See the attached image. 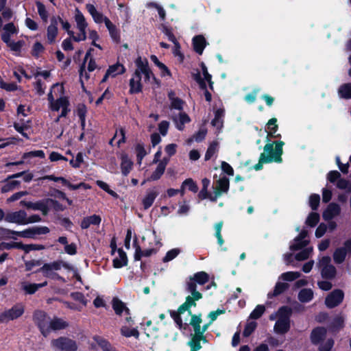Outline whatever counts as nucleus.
<instances>
[{
  "mask_svg": "<svg viewBox=\"0 0 351 351\" xmlns=\"http://www.w3.org/2000/svg\"><path fill=\"white\" fill-rule=\"evenodd\" d=\"M285 143L282 141H274L271 143H267L264 146V152L261 153L259 157V160L256 164L253 169L256 171H260L263 167V164L271 163L276 162L278 163L282 162V155L283 154V145Z\"/></svg>",
  "mask_w": 351,
  "mask_h": 351,
  "instance_id": "obj_1",
  "label": "nucleus"
},
{
  "mask_svg": "<svg viewBox=\"0 0 351 351\" xmlns=\"http://www.w3.org/2000/svg\"><path fill=\"white\" fill-rule=\"evenodd\" d=\"M209 280V275L205 271H199L189 278V281L186 282V290L191 293V295L186 298H192L193 302H196L203 298L202 293L197 291V284L204 285Z\"/></svg>",
  "mask_w": 351,
  "mask_h": 351,
  "instance_id": "obj_2",
  "label": "nucleus"
},
{
  "mask_svg": "<svg viewBox=\"0 0 351 351\" xmlns=\"http://www.w3.org/2000/svg\"><path fill=\"white\" fill-rule=\"evenodd\" d=\"M196 306L197 303L193 302L192 298H186L185 302L178 307L177 311L168 310V313L178 329L180 330H188L189 329V324L183 322L181 315L185 312L191 314V307H195Z\"/></svg>",
  "mask_w": 351,
  "mask_h": 351,
  "instance_id": "obj_3",
  "label": "nucleus"
},
{
  "mask_svg": "<svg viewBox=\"0 0 351 351\" xmlns=\"http://www.w3.org/2000/svg\"><path fill=\"white\" fill-rule=\"evenodd\" d=\"M49 319L50 317L44 311L36 310L33 313V321L44 337H47L49 335L48 328Z\"/></svg>",
  "mask_w": 351,
  "mask_h": 351,
  "instance_id": "obj_4",
  "label": "nucleus"
},
{
  "mask_svg": "<svg viewBox=\"0 0 351 351\" xmlns=\"http://www.w3.org/2000/svg\"><path fill=\"white\" fill-rule=\"evenodd\" d=\"M51 347L58 351H77V345L75 340L67 337H60L52 339L51 341Z\"/></svg>",
  "mask_w": 351,
  "mask_h": 351,
  "instance_id": "obj_5",
  "label": "nucleus"
},
{
  "mask_svg": "<svg viewBox=\"0 0 351 351\" xmlns=\"http://www.w3.org/2000/svg\"><path fill=\"white\" fill-rule=\"evenodd\" d=\"M25 312V307L21 303L14 304L11 308L0 313V323L8 322L21 317Z\"/></svg>",
  "mask_w": 351,
  "mask_h": 351,
  "instance_id": "obj_6",
  "label": "nucleus"
},
{
  "mask_svg": "<svg viewBox=\"0 0 351 351\" xmlns=\"http://www.w3.org/2000/svg\"><path fill=\"white\" fill-rule=\"evenodd\" d=\"M344 292L339 289L332 291L325 298V304L328 308L338 306L343 300Z\"/></svg>",
  "mask_w": 351,
  "mask_h": 351,
  "instance_id": "obj_7",
  "label": "nucleus"
},
{
  "mask_svg": "<svg viewBox=\"0 0 351 351\" xmlns=\"http://www.w3.org/2000/svg\"><path fill=\"white\" fill-rule=\"evenodd\" d=\"M76 12L77 13L75 16V20L79 31L82 34V37L73 36V40L75 42H80L86 39V29L87 28L88 23H86L83 14L79 10L78 8H76Z\"/></svg>",
  "mask_w": 351,
  "mask_h": 351,
  "instance_id": "obj_8",
  "label": "nucleus"
},
{
  "mask_svg": "<svg viewBox=\"0 0 351 351\" xmlns=\"http://www.w3.org/2000/svg\"><path fill=\"white\" fill-rule=\"evenodd\" d=\"M24 173H25V171H22V172H19V173H14L13 175L9 176L4 180L5 184L1 188V192L2 193H8V192L13 191L16 188L19 187L20 185H21V182L20 181H19V180H11V181H9V180L20 178L22 176H23Z\"/></svg>",
  "mask_w": 351,
  "mask_h": 351,
  "instance_id": "obj_9",
  "label": "nucleus"
},
{
  "mask_svg": "<svg viewBox=\"0 0 351 351\" xmlns=\"http://www.w3.org/2000/svg\"><path fill=\"white\" fill-rule=\"evenodd\" d=\"M20 204L29 209L40 210L44 215H47L49 211L48 202H47L46 199L40 200L34 203L32 202L22 200L21 201Z\"/></svg>",
  "mask_w": 351,
  "mask_h": 351,
  "instance_id": "obj_10",
  "label": "nucleus"
},
{
  "mask_svg": "<svg viewBox=\"0 0 351 351\" xmlns=\"http://www.w3.org/2000/svg\"><path fill=\"white\" fill-rule=\"evenodd\" d=\"M142 72L135 70L133 77L130 80V93L137 94L142 92L143 85L141 84Z\"/></svg>",
  "mask_w": 351,
  "mask_h": 351,
  "instance_id": "obj_11",
  "label": "nucleus"
},
{
  "mask_svg": "<svg viewBox=\"0 0 351 351\" xmlns=\"http://www.w3.org/2000/svg\"><path fill=\"white\" fill-rule=\"evenodd\" d=\"M308 234L307 230H302L300 234L294 239L295 243L290 245V250L297 251L306 246L309 241L304 240V239L308 236Z\"/></svg>",
  "mask_w": 351,
  "mask_h": 351,
  "instance_id": "obj_12",
  "label": "nucleus"
},
{
  "mask_svg": "<svg viewBox=\"0 0 351 351\" xmlns=\"http://www.w3.org/2000/svg\"><path fill=\"white\" fill-rule=\"evenodd\" d=\"M50 231L47 226H34L23 230V238L36 239V235L46 234Z\"/></svg>",
  "mask_w": 351,
  "mask_h": 351,
  "instance_id": "obj_13",
  "label": "nucleus"
},
{
  "mask_svg": "<svg viewBox=\"0 0 351 351\" xmlns=\"http://www.w3.org/2000/svg\"><path fill=\"white\" fill-rule=\"evenodd\" d=\"M326 329L323 326H317L313 328L311 332L310 339L313 345L320 344L326 336Z\"/></svg>",
  "mask_w": 351,
  "mask_h": 351,
  "instance_id": "obj_14",
  "label": "nucleus"
},
{
  "mask_svg": "<svg viewBox=\"0 0 351 351\" xmlns=\"http://www.w3.org/2000/svg\"><path fill=\"white\" fill-rule=\"evenodd\" d=\"M134 247L135 248V252H134V260L135 261H140L142 257H149L153 254H156L157 250L154 248H150V249H146L144 250H142L140 245L138 244L137 237L135 236L134 242H133Z\"/></svg>",
  "mask_w": 351,
  "mask_h": 351,
  "instance_id": "obj_15",
  "label": "nucleus"
},
{
  "mask_svg": "<svg viewBox=\"0 0 351 351\" xmlns=\"http://www.w3.org/2000/svg\"><path fill=\"white\" fill-rule=\"evenodd\" d=\"M26 216V212L23 210H21L19 211L7 214L5 217V221L9 223H15L20 225H25V219Z\"/></svg>",
  "mask_w": 351,
  "mask_h": 351,
  "instance_id": "obj_16",
  "label": "nucleus"
},
{
  "mask_svg": "<svg viewBox=\"0 0 351 351\" xmlns=\"http://www.w3.org/2000/svg\"><path fill=\"white\" fill-rule=\"evenodd\" d=\"M34 157L44 158L45 157V152H43V150H41V149L25 152L23 154V155L22 156L23 160L16 161V162H9L5 164V167L17 166V165H23L24 163L23 160L29 158H34Z\"/></svg>",
  "mask_w": 351,
  "mask_h": 351,
  "instance_id": "obj_17",
  "label": "nucleus"
},
{
  "mask_svg": "<svg viewBox=\"0 0 351 351\" xmlns=\"http://www.w3.org/2000/svg\"><path fill=\"white\" fill-rule=\"evenodd\" d=\"M341 208L339 204L336 203H330L322 213V217L325 221H330L335 216L339 215Z\"/></svg>",
  "mask_w": 351,
  "mask_h": 351,
  "instance_id": "obj_18",
  "label": "nucleus"
},
{
  "mask_svg": "<svg viewBox=\"0 0 351 351\" xmlns=\"http://www.w3.org/2000/svg\"><path fill=\"white\" fill-rule=\"evenodd\" d=\"M105 25L109 31V34L112 40L116 43H119L121 42L119 29L110 21L108 18H106Z\"/></svg>",
  "mask_w": 351,
  "mask_h": 351,
  "instance_id": "obj_19",
  "label": "nucleus"
},
{
  "mask_svg": "<svg viewBox=\"0 0 351 351\" xmlns=\"http://www.w3.org/2000/svg\"><path fill=\"white\" fill-rule=\"evenodd\" d=\"M62 260L55 261L51 263H45L36 271V273H42L43 276H47V271H58L61 269Z\"/></svg>",
  "mask_w": 351,
  "mask_h": 351,
  "instance_id": "obj_20",
  "label": "nucleus"
},
{
  "mask_svg": "<svg viewBox=\"0 0 351 351\" xmlns=\"http://www.w3.org/2000/svg\"><path fill=\"white\" fill-rule=\"evenodd\" d=\"M121 171L123 176H127L133 168L134 162L127 154L121 156Z\"/></svg>",
  "mask_w": 351,
  "mask_h": 351,
  "instance_id": "obj_21",
  "label": "nucleus"
},
{
  "mask_svg": "<svg viewBox=\"0 0 351 351\" xmlns=\"http://www.w3.org/2000/svg\"><path fill=\"white\" fill-rule=\"evenodd\" d=\"M69 326V323L62 318L54 317L49 321L48 328L49 333L51 330L56 331L66 328Z\"/></svg>",
  "mask_w": 351,
  "mask_h": 351,
  "instance_id": "obj_22",
  "label": "nucleus"
},
{
  "mask_svg": "<svg viewBox=\"0 0 351 351\" xmlns=\"http://www.w3.org/2000/svg\"><path fill=\"white\" fill-rule=\"evenodd\" d=\"M192 44L193 50L199 55H202L206 45V40L204 36L197 35L193 38Z\"/></svg>",
  "mask_w": 351,
  "mask_h": 351,
  "instance_id": "obj_23",
  "label": "nucleus"
},
{
  "mask_svg": "<svg viewBox=\"0 0 351 351\" xmlns=\"http://www.w3.org/2000/svg\"><path fill=\"white\" fill-rule=\"evenodd\" d=\"M101 221V218L98 215H93L84 217L81 221L80 227L82 229H88L90 225L99 226Z\"/></svg>",
  "mask_w": 351,
  "mask_h": 351,
  "instance_id": "obj_24",
  "label": "nucleus"
},
{
  "mask_svg": "<svg viewBox=\"0 0 351 351\" xmlns=\"http://www.w3.org/2000/svg\"><path fill=\"white\" fill-rule=\"evenodd\" d=\"M189 315L191 316V319L189 323H187V324H189V326H192L194 331L193 335H197L200 333L201 324L202 322V314H193L191 313V314H189Z\"/></svg>",
  "mask_w": 351,
  "mask_h": 351,
  "instance_id": "obj_25",
  "label": "nucleus"
},
{
  "mask_svg": "<svg viewBox=\"0 0 351 351\" xmlns=\"http://www.w3.org/2000/svg\"><path fill=\"white\" fill-rule=\"evenodd\" d=\"M47 285V281L42 283H22V289L26 294H34L40 288H43Z\"/></svg>",
  "mask_w": 351,
  "mask_h": 351,
  "instance_id": "obj_26",
  "label": "nucleus"
},
{
  "mask_svg": "<svg viewBox=\"0 0 351 351\" xmlns=\"http://www.w3.org/2000/svg\"><path fill=\"white\" fill-rule=\"evenodd\" d=\"M119 258H115L113 259L112 265L114 268L119 269L124 266H126L128 263V256L126 253L122 248L117 250Z\"/></svg>",
  "mask_w": 351,
  "mask_h": 351,
  "instance_id": "obj_27",
  "label": "nucleus"
},
{
  "mask_svg": "<svg viewBox=\"0 0 351 351\" xmlns=\"http://www.w3.org/2000/svg\"><path fill=\"white\" fill-rule=\"evenodd\" d=\"M86 8L96 23H105L106 18L107 17L104 16L102 13L98 12L94 5L88 3L86 5Z\"/></svg>",
  "mask_w": 351,
  "mask_h": 351,
  "instance_id": "obj_28",
  "label": "nucleus"
},
{
  "mask_svg": "<svg viewBox=\"0 0 351 351\" xmlns=\"http://www.w3.org/2000/svg\"><path fill=\"white\" fill-rule=\"evenodd\" d=\"M344 327V319L343 317L335 316L328 325V330L332 332H337Z\"/></svg>",
  "mask_w": 351,
  "mask_h": 351,
  "instance_id": "obj_29",
  "label": "nucleus"
},
{
  "mask_svg": "<svg viewBox=\"0 0 351 351\" xmlns=\"http://www.w3.org/2000/svg\"><path fill=\"white\" fill-rule=\"evenodd\" d=\"M230 187V181L226 176L220 178L217 182L215 191L217 195H221L223 193H227Z\"/></svg>",
  "mask_w": 351,
  "mask_h": 351,
  "instance_id": "obj_30",
  "label": "nucleus"
},
{
  "mask_svg": "<svg viewBox=\"0 0 351 351\" xmlns=\"http://www.w3.org/2000/svg\"><path fill=\"white\" fill-rule=\"evenodd\" d=\"M290 322L278 319L274 325V331L277 334L284 335L290 330Z\"/></svg>",
  "mask_w": 351,
  "mask_h": 351,
  "instance_id": "obj_31",
  "label": "nucleus"
},
{
  "mask_svg": "<svg viewBox=\"0 0 351 351\" xmlns=\"http://www.w3.org/2000/svg\"><path fill=\"white\" fill-rule=\"evenodd\" d=\"M293 311L290 306H282L280 307L277 311V315L278 319H282L287 322H291V317L292 315Z\"/></svg>",
  "mask_w": 351,
  "mask_h": 351,
  "instance_id": "obj_32",
  "label": "nucleus"
},
{
  "mask_svg": "<svg viewBox=\"0 0 351 351\" xmlns=\"http://www.w3.org/2000/svg\"><path fill=\"white\" fill-rule=\"evenodd\" d=\"M289 287V285L287 282H276L274 291L268 293L267 296L269 298H272L274 297H276L282 293H283L286 290H287Z\"/></svg>",
  "mask_w": 351,
  "mask_h": 351,
  "instance_id": "obj_33",
  "label": "nucleus"
},
{
  "mask_svg": "<svg viewBox=\"0 0 351 351\" xmlns=\"http://www.w3.org/2000/svg\"><path fill=\"white\" fill-rule=\"evenodd\" d=\"M158 195V193L156 191H149L142 200L143 208L145 210L149 208L152 206L155 199Z\"/></svg>",
  "mask_w": 351,
  "mask_h": 351,
  "instance_id": "obj_34",
  "label": "nucleus"
},
{
  "mask_svg": "<svg viewBox=\"0 0 351 351\" xmlns=\"http://www.w3.org/2000/svg\"><path fill=\"white\" fill-rule=\"evenodd\" d=\"M112 307L117 315L121 316L127 307L125 303L115 297L112 300Z\"/></svg>",
  "mask_w": 351,
  "mask_h": 351,
  "instance_id": "obj_35",
  "label": "nucleus"
},
{
  "mask_svg": "<svg viewBox=\"0 0 351 351\" xmlns=\"http://www.w3.org/2000/svg\"><path fill=\"white\" fill-rule=\"evenodd\" d=\"M337 269L332 265L330 266L323 267L321 270L322 277L326 280H332L335 278Z\"/></svg>",
  "mask_w": 351,
  "mask_h": 351,
  "instance_id": "obj_36",
  "label": "nucleus"
},
{
  "mask_svg": "<svg viewBox=\"0 0 351 351\" xmlns=\"http://www.w3.org/2000/svg\"><path fill=\"white\" fill-rule=\"evenodd\" d=\"M151 60L154 62V64L157 66L161 71V76L165 77L166 75H168L169 77L171 76V73L170 70L168 69V67L163 64L162 62H160L158 58L155 55H152L150 56Z\"/></svg>",
  "mask_w": 351,
  "mask_h": 351,
  "instance_id": "obj_37",
  "label": "nucleus"
},
{
  "mask_svg": "<svg viewBox=\"0 0 351 351\" xmlns=\"http://www.w3.org/2000/svg\"><path fill=\"white\" fill-rule=\"evenodd\" d=\"M107 71L110 74V76L114 77L117 75L123 74L125 72V68L123 64L117 62L114 64L109 66Z\"/></svg>",
  "mask_w": 351,
  "mask_h": 351,
  "instance_id": "obj_38",
  "label": "nucleus"
},
{
  "mask_svg": "<svg viewBox=\"0 0 351 351\" xmlns=\"http://www.w3.org/2000/svg\"><path fill=\"white\" fill-rule=\"evenodd\" d=\"M298 300L302 303H306L313 298V291L311 289H302L298 293Z\"/></svg>",
  "mask_w": 351,
  "mask_h": 351,
  "instance_id": "obj_39",
  "label": "nucleus"
},
{
  "mask_svg": "<svg viewBox=\"0 0 351 351\" xmlns=\"http://www.w3.org/2000/svg\"><path fill=\"white\" fill-rule=\"evenodd\" d=\"M346 252L344 248L341 247H337L333 253V260L337 264H341L346 260L347 256Z\"/></svg>",
  "mask_w": 351,
  "mask_h": 351,
  "instance_id": "obj_40",
  "label": "nucleus"
},
{
  "mask_svg": "<svg viewBox=\"0 0 351 351\" xmlns=\"http://www.w3.org/2000/svg\"><path fill=\"white\" fill-rule=\"evenodd\" d=\"M338 93L343 99H351V83H346L341 85L339 88Z\"/></svg>",
  "mask_w": 351,
  "mask_h": 351,
  "instance_id": "obj_41",
  "label": "nucleus"
},
{
  "mask_svg": "<svg viewBox=\"0 0 351 351\" xmlns=\"http://www.w3.org/2000/svg\"><path fill=\"white\" fill-rule=\"evenodd\" d=\"M120 331L121 335L125 337H134L136 339H138L140 335L139 331L135 328H130L128 326H122Z\"/></svg>",
  "mask_w": 351,
  "mask_h": 351,
  "instance_id": "obj_42",
  "label": "nucleus"
},
{
  "mask_svg": "<svg viewBox=\"0 0 351 351\" xmlns=\"http://www.w3.org/2000/svg\"><path fill=\"white\" fill-rule=\"evenodd\" d=\"M218 143L216 141H213L208 145L205 154L204 160L208 161L218 152Z\"/></svg>",
  "mask_w": 351,
  "mask_h": 351,
  "instance_id": "obj_43",
  "label": "nucleus"
},
{
  "mask_svg": "<svg viewBox=\"0 0 351 351\" xmlns=\"http://www.w3.org/2000/svg\"><path fill=\"white\" fill-rule=\"evenodd\" d=\"M69 101V99L66 97H60L51 104V110L52 111H58L60 108L67 105Z\"/></svg>",
  "mask_w": 351,
  "mask_h": 351,
  "instance_id": "obj_44",
  "label": "nucleus"
},
{
  "mask_svg": "<svg viewBox=\"0 0 351 351\" xmlns=\"http://www.w3.org/2000/svg\"><path fill=\"white\" fill-rule=\"evenodd\" d=\"M320 219L319 214L315 212H311L308 215L305 223L311 227L313 228L317 226V224L319 223Z\"/></svg>",
  "mask_w": 351,
  "mask_h": 351,
  "instance_id": "obj_45",
  "label": "nucleus"
},
{
  "mask_svg": "<svg viewBox=\"0 0 351 351\" xmlns=\"http://www.w3.org/2000/svg\"><path fill=\"white\" fill-rule=\"evenodd\" d=\"M267 126L269 130L267 132V137L269 136H274V134L276 133L278 129V125L277 124V119L274 117L270 119L267 123ZM267 141H269L268 138Z\"/></svg>",
  "mask_w": 351,
  "mask_h": 351,
  "instance_id": "obj_46",
  "label": "nucleus"
},
{
  "mask_svg": "<svg viewBox=\"0 0 351 351\" xmlns=\"http://www.w3.org/2000/svg\"><path fill=\"white\" fill-rule=\"evenodd\" d=\"M94 340L97 342L98 346L103 350V351H111V344L106 339L101 337L96 336L94 337Z\"/></svg>",
  "mask_w": 351,
  "mask_h": 351,
  "instance_id": "obj_47",
  "label": "nucleus"
},
{
  "mask_svg": "<svg viewBox=\"0 0 351 351\" xmlns=\"http://www.w3.org/2000/svg\"><path fill=\"white\" fill-rule=\"evenodd\" d=\"M191 339L188 342V345L191 348V351H198L202 348L201 342L199 341V337H196L195 335L191 334Z\"/></svg>",
  "mask_w": 351,
  "mask_h": 351,
  "instance_id": "obj_48",
  "label": "nucleus"
},
{
  "mask_svg": "<svg viewBox=\"0 0 351 351\" xmlns=\"http://www.w3.org/2000/svg\"><path fill=\"white\" fill-rule=\"evenodd\" d=\"M36 5L37 7L38 13L43 22L46 23L48 20V12L46 10L45 5L40 1H36Z\"/></svg>",
  "mask_w": 351,
  "mask_h": 351,
  "instance_id": "obj_49",
  "label": "nucleus"
},
{
  "mask_svg": "<svg viewBox=\"0 0 351 351\" xmlns=\"http://www.w3.org/2000/svg\"><path fill=\"white\" fill-rule=\"evenodd\" d=\"M135 64L137 67L136 70L142 73L149 69L147 60L146 58L143 60L141 56L136 59Z\"/></svg>",
  "mask_w": 351,
  "mask_h": 351,
  "instance_id": "obj_50",
  "label": "nucleus"
},
{
  "mask_svg": "<svg viewBox=\"0 0 351 351\" xmlns=\"http://www.w3.org/2000/svg\"><path fill=\"white\" fill-rule=\"evenodd\" d=\"M160 29L167 36L168 40L172 43L176 42V38L173 33L171 27H168L165 24H161Z\"/></svg>",
  "mask_w": 351,
  "mask_h": 351,
  "instance_id": "obj_51",
  "label": "nucleus"
},
{
  "mask_svg": "<svg viewBox=\"0 0 351 351\" xmlns=\"http://www.w3.org/2000/svg\"><path fill=\"white\" fill-rule=\"evenodd\" d=\"M265 307L264 305L258 304L255 308L252 311L250 315V317L253 319H259L265 313Z\"/></svg>",
  "mask_w": 351,
  "mask_h": 351,
  "instance_id": "obj_52",
  "label": "nucleus"
},
{
  "mask_svg": "<svg viewBox=\"0 0 351 351\" xmlns=\"http://www.w3.org/2000/svg\"><path fill=\"white\" fill-rule=\"evenodd\" d=\"M136 158L138 163H141L143 158L147 155V152L143 143H138L135 146Z\"/></svg>",
  "mask_w": 351,
  "mask_h": 351,
  "instance_id": "obj_53",
  "label": "nucleus"
},
{
  "mask_svg": "<svg viewBox=\"0 0 351 351\" xmlns=\"http://www.w3.org/2000/svg\"><path fill=\"white\" fill-rule=\"evenodd\" d=\"M45 50V47L43 44L38 41H36L32 49L31 54L35 58H38L40 57V54L43 53Z\"/></svg>",
  "mask_w": 351,
  "mask_h": 351,
  "instance_id": "obj_54",
  "label": "nucleus"
},
{
  "mask_svg": "<svg viewBox=\"0 0 351 351\" xmlns=\"http://www.w3.org/2000/svg\"><path fill=\"white\" fill-rule=\"evenodd\" d=\"M320 196L318 194L313 193L309 197V206L313 210H317L319 206Z\"/></svg>",
  "mask_w": 351,
  "mask_h": 351,
  "instance_id": "obj_55",
  "label": "nucleus"
},
{
  "mask_svg": "<svg viewBox=\"0 0 351 351\" xmlns=\"http://www.w3.org/2000/svg\"><path fill=\"white\" fill-rule=\"evenodd\" d=\"M300 276V273L298 271H287L282 273L280 278L285 281H293Z\"/></svg>",
  "mask_w": 351,
  "mask_h": 351,
  "instance_id": "obj_56",
  "label": "nucleus"
},
{
  "mask_svg": "<svg viewBox=\"0 0 351 351\" xmlns=\"http://www.w3.org/2000/svg\"><path fill=\"white\" fill-rule=\"evenodd\" d=\"M190 121L191 118L186 112H180L179 114V123L177 124V128L179 130H182L184 129V125L189 123Z\"/></svg>",
  "mask_w": 351,
  "mask_h": 351,
  "instance_id": "obj_57",
  "label": "nucleus"
},
{
  "mask_svg": "<svg viewBox=\"0 0 351 351\" xmlns=\"http://www.w3.org/2000/svg\"><path fill=\"white\" fill-rule=\"evenodd\" d=\"M257 326V323L255 322H250L249 323H247V324L245 326L244 330L243 331V335L245 337H250L253 332L256 330Z\"/></svg>",
  "mask_w": 351,
  "mask_h": 351,
  "instance_id": "obj_58",
  "label": "nucleus"
},
{
  "mask_svg": "<svg viewBox=\"0 0 351 351\" xmlns=\"http://www.w3.org/2000/svg\"><path fill=\"white\" fill-rule=\"evenodd\" d=\"M312 248H305L297 253L295 256V259L298 261H305L308 258Z\"/></svg>",
  "mask_w": 351,
  "mask_h": 351,
  "instance_id": "obj_59",
  "label": "nucleus"
},
{
  "mask_svg": "<svg viewBox=\"0 0 351 351\" xmlns=\"http://www.w3.org/2000/svg\"><path fill=\"white\" fill-rule=\"evenodd\" d=\"M43 263L41 259H33L30 261H24L25 270L26 271H32L33 267L36 266H40Z\"/></svg>",
  "mask_w": 351,
  "mask_h": 351,
  "instance_id": "obj_60",
  "label": "nucleus"
},
{
  "mask_svg": "<svg viewBox=\"0 0 351 351\" xmlns=\"http://www.w3.org/2000/svg\"><path fill=\"white\" fill-rule=\"evenodd\" d=\"M180 252L178 248H173L168 251L166 255L163 257L162 261L167 263L174 259Z\"/></svg>",
  "mask_w": 351,
  "mask_h": 351,
  "instance_id": "obj_61",
  "label": "nucleus"
},
{
  "mask_svg": "<svg viewBox=\"0 0 351 351\" xmlns=\"http://www.w3.org/2000/svg\"><path fill=\"white\" fill-rule=\"evenodd\" d=\"M58 28H53L51 27H47V40L49 44H52L55 42L56 36L58 35Z\"/></svg>",
  "mask_w": 351,
  "mask_h": 351,
  "instance_id": "obj_62",
  "label": "nucleus"
},
{
  "mask_svg": "<svg viewBox=\"0 0 351 351\" xmlns=\"http://www.w3.org/2000/svg\"><path fill=\"white\" fill-rule=\"evenodd\" d=\"M183 186L188 188V190L197 193L198 191V186L192 178H187L183 182Z\"/></svg>",
  "mask_w": 351,
  "mask_h": 351,
  "instance_id": "obj_63",
  "label": "nucleus"
},
{
  "mask_svg": "<svg viewBox=\"0 0 351 351\" xmlns=\"http://www.w3.org/2000/svg\"><path fill=\"white\" fill-rule=\"evenodd\" d=\"M335 341L332 338L328 339L324 343H320L319 351H330L334 346Z\"/></svg>",
  "mask_w": 351,
  "mask_h": 351,
  "instance_id": "obj_64",
  "label": "nucleus"
}]
</instances>
